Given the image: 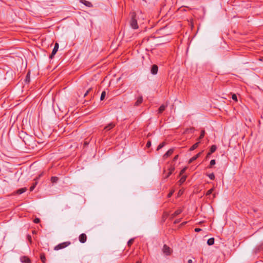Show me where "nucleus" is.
Here are the masks:
<instances>
[{
	"label": "nucleus",
	"instance_id": "nucleus-8",
	"mask_svg": "<svg viewBox=\"0 0 263 263\" xmlns=\"http://www.w3.org/2000/svg\"><path fill=\"white\" fill-rule=\"evenodd\" d=\"M158 70V67L157 65H153L151 68V73L153 74H156L157 73Z\"/></svg>",
	"mask_w": 263,
	"mask_h": 263
},
{
	"label": "nucleus",
	"instance_id": "nucleus-4",
	"mask_svg": "<svg viewBox=\"0 0 263 263\" xmlns=\"http://www.w3.org/2000/svg\"><path fill=\"white\" fill-rule=\"evenodd\" d=\"M79 239L80 242L82 243H85L87 240L86 235L84 233L81 234L79 237Z\"/></svg>",
	"mask_w": 263,
	"mask_h": 263
},
{
	"label": "nucleus",
	"instance_id": "nucleus-53",
	"mask_svg": "<svg viewBox=\"0 0 263 263\" xmlns=\"http://www.w3.org/2000/svg\"><path fill=\"white\" fill-rule=\"evenodd\" d=\"M85 145H87V143L86 142H85Z\"/></svg>",
	"mask_w": 263,
	"mask_h": 263
},
{
	"label": "nucleus",
	"instance_id": "nucleus-27",
	"mask_svg": "<svg viewBox=\"0 0 263 263\" xmlns=\"http://www.w3.org/2000/svg\"><path fill=\"white\" fill-rule=\"evenodd\" d=\"M165 145V142H163L161 143H160L157 148V151H159L161 148H162L164 145Z\"/></svg>",
	"mask_w": 263,
	"mask_h": 263
},
{
	"label": "nucleus",
	"instance_id": "nucleus-26",
	"mask_svg": "<svg viewBox=\"0 0 263 263\" xmlns=\"http://www.w3.org/2000/svg\"><path fill=\"white\" fill-rule=\"evenodd\" d=\"M204 135H205V130H202L201 131L200 136L198 138V140L202 139L204 137Z\"/></svg>",
	"mask_w": 263,
	"mask_h": 263
},
{
	"label": "nucleus",
	"instance_id": "nucleus-17",
	"mask_svg": "<svg viewBox=\"0 0 263 263\" xmlns=\"http://www.w3.org/2000/svg\"><path fill=\"white\" fill-rule=\"evenodd\" d=\"M200 142H196L194 144H193L190 148V151H192L197 148L199 145Z\"/></svg>",
	"mask_w": 263,
	"mask_h": 263
},
{
	"label": "nucleus",
	"instance_id": "nucleus-45",
	"mask_svg": "<svg viewBox=\"0 0 263 263\" xmlns=\"http://www.w3.org/2000/svg\"><path fill=\"white\" fill-rule=\"evenodd\" d=\"M200 231H201V229L200 228H197L195 229V231L196 232H199Z\"/></svg>",
	"mask_w": 263,
	"mask_h": 263
},
{
	"label": "nucleus",
	"instance_id": "nucleus-52",
	"mask_svg": "<svg viewBox=\"0 0 263 263\" xmlns=\"http://www.w3.org/2000/svg\"><path fill=\"white\" fill-rule=\"evenodd\" d=\"M94 97V96H92V94H91V98Z\"/></svg>",
	"mask_w": 263,
	"mask_h": 263
},
{
	"label": "nucleus",
	"instance_id": "nucleus-6",
	"mask_svg": "<svg viewBox=\"0 0 263 263\" xmlns=\"http://www.w3.org/2000/svg\"><path fill=\"white\" fill-rule=\"evenodd\" d=\"M20 260L23 263H31V262L30 259L26 256L21 257Z\"/></svg>",
	"mask_w": 263,
	"mask_h": 263
},
{
	"label": "nucleus",
	"instance_id": "nucleus-2",
	"mask_svg": "<svg viewBox=\"0 0 263 263\" xmlns=\"http://www.w3.org/2000/svg\"><path fill=\"white\" fill-rule=\"evenodd\" d=\"M70 244V242L66 241L62 243H61L54 247L55 250H59L62 249H64L66 247L68 246Z\"/></svg>",
	"mask_w": 263,
	"mask_h": 263
},
{
	"label": "nucleus",
	"instance_id": "nucleus-44",
	"mask_svg": "<svg viewBox=\"0 0 263 263\" xmlns=\"http://www.w3.org/2000/svg\"><path fill=\"white\" fill-rule=\"evenodd\" d=\"M178 158V155H176V156L174 157V158H173V161H176V160H177Z\"/></svg>",
	"mask_w": 263,
	"mask_h": 263
},
{
	"label": "nucleus",
	"instance_id": "nucleus-11",
	"mask_svg": "<svg viewBox=\"0 0 263 263\" xmlns=\"http://www.w3.org/2000/svg\"><path fill=\"white\" fill-rule=\"evenodd\" d=\"M80 2L85 6L88 7H92L93 6L91 2L86 0H80Z\"/></svg>",
	"mask_w": 263,
	"mask_h": 263
},
{
	"label": "nucleus",
	"instance_id": "nucleus-31",
	"mask_svg": "<svg viewBox=\"0 0 263 263\" xmlns=\"http://www.w3.org/2000/svg\"><path fill=\"white\" fill-rule=\"evenodd\" d=\"M213 191H214V188H212V189H211L210 190H208V191H207V192L206 193L205 195H206V196L210 195L212 193V192H213Z\"/></svg>",
	"mask_w": 263,
	"mask_h": 263
},
{
	"label": "nucleus",
	"instance_id": "nucleus-30",
	"mask_svg": "<svg viewBox=\"0 0 263 263\" xmlns=\"http://www.w3.org/2000/svg\"><path fill=\"white\" fill-rule=\"evenodd\" d=\"M134 241V238H132V239H129L128 240V241L127 242V246L129 247H130L133 243Z\"/></svg>",
	"mask_w": 263,
	"mask_h": 263
},
{
	"label": "nucleus",
	"instance_id": "nucleus-29",
	"mask_svg": "<svg viewBox=\"0 0 263 263\" xmlns=\"http://www.w3.org/2000/svg\"><path fill=\"white\" fill-rule=\"evenodd\" d=\"M207 176L209 177V178L211 179V180H214L215 179V175L214 174V173H211V174H208Z\"/></svg>",
	"mask_w": 263,
	"mask_h": 263
},
{
	"label": "nucleus",
	"instance_id": "nucleus-18",
	"mask_svg": "<svg viewBox=\"0 0 263 263\" xmlns=\"http://www.w3.org/2000/svg\"><path fill=\"white\" fill-rule=\"evenodd\" d=\"M40 259L43 263L46 262V257L44 253H42L40 254Z\"/></svg>",
	"mask_w": 263,
	"mask_h": 263
},
{
	"label": "nucleus",
	"instance_id": "nucleus-32",
	"mask_svg": "<svg viewBox=\"0 0 263 263\" xmlns=\"http://www.w3.org/2000/svg\"><path fill=\"white\" fill-rule=\"evenodd\" d=\"M37 183V181H35V182L33 184V185L30 186V191H32L34 190V189L35 188V187Z\"/></svg>",
	"mask_w": 263,
	"mask_h": 263
},
{
	"label": "nucleus",
	"instance_id": "nucleus-35",
	"mask_svg": "<svg viewBox=\"0 0 263 263\" xmlns=\"http://www.w3.org/2000/svg\"><path fill=\"white\" fill-rule=\"evenodd\" d=\"M44 174V172H42L39 175V176L37 177H36L35 179H34V180L35 181H36L37 180H38L40 177H41Z\"/></svg>",
	"mask_w": 263,
	"mask_h": 263
},
{
	"label": "nucleus",
	"instance_id": "nucleus-49",
	"mask_svg": "<svg viewBox=\"0 0 263 263\" xmlns=\"http://www.w3.org/2000/svg\"><path fill=\"white\" fill-rule=\"evenodd\" d=\"M28 239H29V240L31 239V236L30 235L28 236Z\"/></svg>",
	"mask_w": 263,
	"mask_h": 263
},
{
	"label": "nucleus",
	"instance_id": "nucleus-36",
	"mask_svg": "<svg viewBox=\"0 0 263 263\" xmlns=\"http://www.w3.org/2000/svg\"><path fill=\"white\" fill-rule=\"evenodd\" d=\"M232 99L235 101H237V96L235 94H233L232 95Z\"/></svg>",
	"mask_w": 263,
	"mask_h": 263
},
{
	"label": "nucleus",
	"instance_id": "nucleus-23",
	"mask_svg": "<svg viewBox=\"0 0 263 263\" xmlns=\"http://www.w3.org/2000/svg\"><path fill=\"white\" fill-rule=\"evenodd\" d=\"M166 106L164 105H162L160 106L158 109V113L161 114L165 109Z\"/></svg>",
	"mask_w": 263,
	"mask_h": 263
},
{
	"label": "nucleus",
	"instance_id": "nucleus-37",
	"mask_svg": "<svg viewBox=\"0 0 263 263\" xmlns=\"http://www.w3.org/2000/svg\"><path fill=\"white\" fill-rule=\"evenodd\" d=\"M33 222L35 223H38L40 222V218H35L34 220H33Z\"/></svg>",
	"mask_w": 263,
	"mask_h": 263
},
{
	"label": "nucleus",
	"instance_id": "nucleus-54",
	"mask_svg": "<svg viewBox=\"0 0 263 263\" xmlns=\"http://www.w3.org/2000/svg\"><path fill=\"white\" fill-rule=\"evenodd\" d=\"M213 197H214V198L215 197V194H213Z\"/></svg>",
	"mask_w": 263,
	"mask_h": 263
},
{
	"label": "nucleus",
	"instance_id": "nucleus-12",
	"mask_svg": "<svg viewBox=\"0 0 263 263\" xmlns=\"http://www.w3.org/2000/svg\"><path fill=\"white\" fill-rule=\"evenodd\" d=\"M115 126V124H114V123H109V124H108L107 125H106L104 129L106 131H108L109 130H110L111 129L113 128Z\"/></svg>",
	"mask_w": 263,
	"mask_h": 263
},
{
	"label": "nucleus",
	"instance_id": "nucleus-33",
	"mask_svg": "<svg viewBox=\"0 0 263 263\" xmlns=\"http://www.w3.org/2000/svg\"><path fill=\"white\" fill-rule=\"evenodd\" d=\"M92 90V88H89L87 91L86 92L84 93V97H85L86 96H87L90 92V91Z\"/></svg>",
	"mask_w": 263,
	"mask_h": 263
},
{
	"label": "nucleus",
	"instance_id": "nucleus-38",
	"mask_svg": "<svg viewBox=\"0 0 263 263\" xmlns=\"http://www.w3.org/2000/svg\"><path fill=\"white\" fill-rule=\"evenodd\" d=\"M174 192V190H172V191H171V192L168 194V195H167V197H168V198H170V197L172 196V195L173 194Z\"/></svg>",
	"mask_w": 263,
	"mask_h": 263
},
{
	"label": "nucleus",
	"instance_id": "nucleus-10",
	"mask_svg": "<svg viewBox=\"0 0 263 263\" xmlns=\"http://www.w3.org/2000/svg\"><path fill=\"white\" fill-rule=\"evenodd\" d=\"M202 153V152H199L197 154H196L195 156H194V157L191 158L190 159L189 163H191L192 162H193L194 161L196 160L198 158H199L201 156Z\"/></svg>",
	"mask_w": 263,
	"mask_h": 263
},
{
	"label": "nucleus",
	"instance_id": "nucleus-48",
	"mask_svg": "<svg viewBox=\"0 0 263 263\" xmlns=\"http://www.w3.org/2000/svg\"><path fill=\"white\" fill-rule=\"evenodd\" d=\"M187 223L186 221H184V222H183L181 224V226H184L185 225L186 223Z\"/></svg>",
	"mask_w": 263,
	"mask_h": 263
},
{
	"label": "nucleus",
	"instance_id": "nucleus-40",
	"mask_svg": "<svg viewBox=\"0 0 263 263\" xmlns=\"http://www.w3.org/2000/svg\"><path fill=\"white\" fill-rule=\"evenodd\" d=\"M54 49H57L58 50L59 49V44L58 43H55L54 46Z\"/></svg>",
	"mask_w": 263,
	"mask_h": 263
},
{
	"label": "nucleus",
	"instance_id": "nucleus-20",
	"mask_svg": "<svg viewBox=\"0 0 263 263\" xmlns=\"http://www.w3.org/2000/svg\"><path fill=\"white\" fill-rule=\"evenodd\" d=\"M217 149V146L216 145H212L211 147H210V151L209 152H210V153H214L216 150Z\"/></svg>",
	"mask_w": 263,
	"mask_h": 263
},
{
	"label": "nucleus",
	"instance_id": "nucleus-21",
	"mask_svg": "<svg viewBox=\"0 0 263 263\" xmlns=\"http://www.w3.org/2000/svg\"><path fill=\"white\" fill-rule=\"evenodd\" d=\"M59 179V178L58 177L52 176L51 178V182L52 183H56L58 181Z\"/></svg>",
	"mask_w": 263,
	"mask_h": 263
},
{
	"label": "nucleus",
	"instance_id": "nucleus-13",
	"mask_svg": "<svg viewBox=\"0 0 263 263\" xmlns=\"http://www.w3.org/2000/svg\"><path fill=\"white\" fill-rule=\"evenodd\" d=\"M143 101V98L142 96H140L137 98V101L135 103V106H139L140 104L142 103Z\"/></svg>",
	"mask_w": 263,
	"mask_h": 263
},
{
	"label": "nucleus",
	"instance_id": "nucleus-3",
	"mask_svg": "<svg viewBox=\"0 0 263 263\" xmlns=\"http://www.w3.org/2000/svg\"><path fill=\"white\" fill-rule=\"evenodd\" d=\"M163 252L166 255H170L172 252V250L166 245H164L163 247Z\"/></svg>",
	"mask_w": 263,
	"mask_h": 263
},
{
	"label": "nucleus",
	"instance_id": "nucleus-46",
	"mask_svg": "<svg viewBox=\"0 0 263 263\" xmlns=\"http://www.w3.org/2000/svg\"><path fill=\"white\" fill-rule=\"evenodd\" d=\"M211 154H212V153H210V152H209L206 155V159L209 158Z\"/></svg>",
	"mask_w": 263,
	"mask_h": 263
},
{
	"label": "nucleus",
	"instance_id": "nucleus-39",
	"mask_svg": "<svg viewBox=\"0 0 263 263\" xmlns=\"http://www.w3.org/2000/svg\"><path fill=\"white\" fill-rule=\"evenodd\" d=\"M151 146V140H148L146 143V146L147 148H149Z\"/></svg>",
	"mask_w": 263,
	"mask_h": 263
},
{
	"label": "nucleus",
	"instance_id": "nucleus-43",
	"mask_svg": "<svg viewBox=\"0 0 263 263\" xmlns=\"http://www.w3.org/2000/svg\"><path fill=\"white\" fill-rule=\"evenodd\" d=\"M168 216V213H167V212L163 213V217L166 218Z\"/></svg>",
	"mask_w": 263,
	"mask_h": 263
},
{
	"label": "nucleus",
	"instance_id": "nucleus-7",
	"mask_svg": "<svg viewBox=\"0 0 263 263\" xmlns=\"http://www.w3.org/2000/svg\"><path fill=\"white\" fill-rule=\"evenodd\" d=\"M175 170V166L174 165L171 166L168 168L169 172L167 174V175L165 176L164 178L166 179V178H167L168 177H169L170 176V175H171L172 174V173L174 172Z\"/></svg>",
	"mask_w": 263,
	"mask_h": 263
},
{
	"label": "nucleus",
	"instance_id": "nucleus-22",
	"mask_svg": "<svg viewBox=\"0 0 263 263\" xmlns=\"http://www.w3.org/2000/svg\"><path fill=\"white\" fill-rule=\"evenodd\" d=\"M215 239L214 238H210L207 241V243L209 246H212L214 243Z\"/></svg>",
	"mask_w": 263,
	"mask_h": 263
},
{
	"label": "nucleus",
	"instance_id": "nucleus-1",
	"mask_svg": "<svg viewBox=\"0 0 263 263\" xmlns=\"http://www.w3.org/2000/svg\"><path fill=\"white\" fill-rule=\"evenodd\" d=\"M131 15V20H130V26L132 28L134 29H137L138 28L139 26L137 23V21L136 19V13L135 12H133L130 13Z\"/></svg>",
	"mask_w": 263,
	"mask_h": 263
},
{
	"label": "nucleus",
	"instance_id": "nucleus-28",
	"mask_svg": "<svg viewBox=\"0 0 263 263\" xmlns=\"http://www.w3.org/2000/svg\"><path fill=\"white\" fill-rule=\"evenodd\" d=\"M105 96H106V91H103L102 92V93H101V95L100 100L101 101L103 100L104 99Z\"/></svg>",
	"mask_w": 263,
	"mask_h": 263
},
{
	"label": "nucleus",
	"instance_id": "nucleus-5",
	"mask_svg": "<svg viewBox=\"0 0 263 263\" xmlns=\"http://www.w3.org/2000/svg\"><path fill=\"white\" fill-rule=\"evenodd\" d=\"M182 212V210L181 209H178L174 213H173L171 216H170V219L172 220L173 218H174L176 216L179 215L180 213H181Z\"/></svg>",
	"mask_w": 263,
	"mask_h": 263
},
{
	"label": "nucleus",
	"instance_id": "nucleus-19",
	"mask_svg": "<svg viewBox=\"0 0 263 263\" xmlns=\"http://www.w3.org/2000/svg\"><path fill=\"white\" fill-rule=\"evenodd\" d=\"M186 176L185 175L182 176L178 181L180 185H181L186 180Z\"/></svg>",
	"mask_w": 263,
	"mask_h": 263
},
{
	"label": "nucleus",
	"instance_id": "nucleus-51",
	"mask_svg": "<svg viewBox=\"0 0 263 263\" xmlns=\"http://www.w3.org/2000/svg\"><path fill=\"white\" fill-rule=\"evenodd\" d=\"M151 135V134L150 133H149L147 135L148 137L150 136Z\"/></svg>",
	"mask_w": 263,
	"mask_h": 263
},
{
	"label": "nucleus",
	"instance_id": "nucleus-50",
	"mask_svg": "<svg viewBox=\"0 0 263 263\" xmlns=\"http://www.w3.org/2000/svg\"><path fill=\"white\" fill-rule=\"evenodd\" d=\"M136 263H141V261H137Z\"/></svg>",
	"mask_w": 263,
	"mask_h": 263
},
{
	"label": "nucleus",
	"instance_id": "nucleus-25",
	"mask_svg": "<svg viewBox=\"0 0 263 263\" xmlns=\"http://www.w3.org/2000/svg\"><path fill=\"white\" fill-rule=\"evenodd\" d=\"M216 163V161L215 159H213L211 160L209 165L208 166V168H212V166L215 165Z\"/></svg>",
	"mask_w": 263,
	"mask_h": 263
},
{
	"label": "nucleus",
	"instance_id": "nucleus-41",
	"mask_svg": "<svg viewBox=\"0 0 263 263\" xmlns=\"http://www.w3.org/2000/svg\"><path fill=\"white\" fill-rule=\"evenodd\" d=\"M180 221H181V219H176L174 221V224L178 223L179 222H180Z\"/></svg>",
	"mask_w": 263,
	"mask_h": 263
},
{
	"label": "nucleus",
	"instance_id": "nucleus-16",
	"mask_svg": "<svg viewBox=\"0 0 263 263\" xmlns=\"http://www.w3.org/2000/svg\"><path fill=\"white\" fill-rule=\"evenodd\" d=\"M30 138L28 135H26V138H24L23 139V141L24 142V143L26 145H27V146H30V143H29V141H28V138Z\"/></svg>",
	"mask_w": 263,
	"mask_h": 263
},
{
	"label": "nucleus",
	"instance_id": "nucleus-14",
	"mask_svg": "<svg viewBox=\"0 0 263 263\" xmlns=\"http://www.w3.org/2000/svg\"><path fill=\"white\" fill-rule=\"evenodd\" d=\"M25 82L26 83L28 84L30 82V71H29L26 76L25 79Z\"/></svg>",
	"mask_w": 263,
	"mask_h": 263
},
{
	"label": "nucleus",
	"instance_id": "nucleus-9",
	"mask_svg": "<svg viewBox=\"0 0 263 263\" xmlns=\"http://www.w3.org/2000/svg\"><path fill=\"white\" fill-rule=\"evenodd\" d=\"M173 152H174V149L173 148H171V149H168L166 152V153L163 155V158L164 159H166L168 157L170 156L171 155H172Z\"/></svg>",
	"mask_w": 263,
	"mask_h": 263
},
{
	"label": "nucleus",
	"instance_id": "nucleus-34",
	"mask_svg": "<svg viewBox=\"0 0 263 263\" xmlns=\"http://www.w3.org/2000/svg\"><path fill=\"white\" fill-rule=\"evenodd\" d=\"M186 169V167H184L182 170H181V171L180 172L179 175V177L183 175V174L185 172Z\"/></svg>",
	"mask_w": 263,
	"mask_h": 263
},
{
	"label": "nucleus",
	"instance_id": "nucleus-24",
	"mask_svg": "<svg viewBox=\"0 0 263 263\" xmlns=\"http://www.w3.org/2000/svg\"><path fill=\"white\" fill-rule=\"evenodd\" d=\"M57 51H58L57 49L53 48L52 50V51L51 52V54L50 55V57H49L50 59H52L54 57V55L56 54Z\"/></svg>",
	"mask_w": 263,
	"mask_h": 263
},
{
	"label": "nucleus",
	"instance_id": "nucleus-42",
	"mask_svg": "<svg viewBox=\"0 0 263 263\" xmlns=\"http://www.w3.org/2000/svg\"><path fill=\"white\" fill-rule=\"evenodd\" d=\"M148 38H144L142 41V43H144L145 42H148Z\"/></svg>",
	"mask_w": 263,
	"mask_h": 263
},
{
	"label": "nucleus",
	"instance_id": "nucleus-15",
	"mask_svg": "<svg viewBox=\"0 0 263 263\" xmlns=\"http://www.w3.org/2000/svg\"><path fill=\"white\" fill-rule=\"evenodd\" d=\"M27 191V188L26 187H23V188H21V189H20L18 190H17L16 192V193L17 194H22L23 193H24V192H25L26 191Z\"/></svg>",
	"mask_w": 263,
	"mask_h": 263
},
{
	"label": "nucleus",
	"instance_id": "nucleus-47",
	"mask_svg": "<svg viewBox=\"0 0 263 263\" xmlns=\"http://www.w3.org/2000/svg\"><path fill=\"white\" fill-rule=\"evenodd\" d=\"M187 263H193V260L192 259H189L187 261Z\"/></svg>",
	"mask_w": 263,
	"mask_h": 263
}]
</instances>
